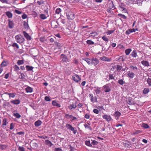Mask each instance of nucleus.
<instances>
[{"label":"nucleus","instance_id":"nucleus-43","mask_svg":"<svg viewBox=\"0 0 151 151\" xmlns=\"http://www.w3.org/2000/svg\"><path fill=\"white\" fill-rule=\"evenodd\" d=\"M15 124L13 123H12L10 124V129L12 130L15 127Z\"/></svg>","mask_w":151,"mask_h":151},{"label":"nucleus","instance_id":"nucleus-35","mask_svg":"<svg viewBox=\"0 0 151 151\" xmlns=\"http://www.w3.org/2000/svg\"><path fill=\"white\" fill-rule=\"evenodd\" d=\"M132 51L131 49H128L125 50V53L127 55H128Z\"/></svg>","mask_w":151,"mask_h":151},{"label":"nucleus","instance_id":"nucleus-57","mask_svg":"<svg viewBox=\"0 0 151 151\" xmlns=\"http://www.w3.org/2000/svg\"><path fill=\"white\" fill-rule=\"evenodd\" d=\"M12 46L13 47H16L17 49H18L19 48L18 45L17 43H13L12 45Z\"/></svg>","mask_w":151,"mask_h":151},{"label":"nucleus","instance_id":"nucleus-31","mask_svg":"<svg viewBox=\"0 0 151 151\" xmlns=\"http://www.w3.org/2000/svg\"><path fill=\"white\" fill-rule=\"evenodd\" d=\"M122 67L120 65H117L116 66V70L117 72H120L121 71Z\"/></svg>","mask_w":151,"mask_h":151},{"label":"nucleus","instance_id":"nucleus-56","mask_svg":"<svg viewBox=\"0 0 151 151\" xmlns=\"http://www.w3.org/2000/svg\"><path fill=\"white\" fill-rule=\"evenodd\" d=\"M142 132V131L139 130H136L135 132H134L133 134L134 135L138 134L139 133H140Z\"/></svg>","mask_w":151,"mask_h":151},{"label":"nucleus","instance_id":"nucleus-60","mask_svg":"<svg viewBox=\"0 0 151 151\" xmlns=\"http://www.w3.org/2000/svg\"><path fill=\"white\" fill-rule=\"evenodd\" d=\"M21 78L22 79H24L25 78V76L23 73H21Z\"/></svg>","mask_w":151,"mask_h":151},{"label":"nucleus","instance_id":"nucleus-46","mask_svg":"<svg viewBox=\"0 0 151 151\" xmlns=\"http://www.w3.org/2000/svg\"><path fill=\"white\" fill-rule=\"evenodd\" d=\"M142 127L145 129H147L149 128V126L147 124L145 123H143L142 124Z\"/></svg>","mask_w":151,"mask_h":151},{"label":"nucleus","instance_id":"nucleus-37","mask_svg":"<svg viewBox=\"0 0 151 151\" xmlns=\"http://www.w3.org/2000/svg\"><path fill=\"white\" fill-rule=\"evenodd\" d=\"M13 115L16 118L19 119L21 117V116L17 113H13Z\"/></svg>","mask_w":151,"mask_h":151},{"label":"nucleus","instance_id":"nucleus-47","mask_svg":"<svg viewBox=\"0 0 151 151\" xmlns=\"http://www.w3.org/2000/svg\"><path fill=\"white\" fill-rule=\"evenodd\" d=\"M109 80L114 79V76L113 74H110L109 76Z\"/></svg>","mask_w":151,"mask_h":151},{"label":"nucleus","instance_id":"nucleus-26","mask_svg":"<svg viewBox=\"0 0 151 151\" xmlns=\"http://www.w3.org/2000/svg\"><path fill=\"white\" fill-rule=\"evenodd\" d=\"M6 14L9 18H12L13 15L12 13L9 11H7L6 12Z\"/></svg>","mask_w":151,"mask_h":151},{"label":"nucleus","instance_id":"nucleus-13","mask_svg":"<svg viewBox=\"0 0 151 151\" xmlns=\"http://www.w3.org/2000/svg\"><path fill=\"white\" fill-rule=\"evenodd\" d=\"M11 103L15 105H18L20 103V101L19 99H15L10 101Z\"/></svg>","mask_w":151,"mask_h":151},{"label":"nucleus","instance_id":"nucleus-50","mask_svg":"<svg viewBox=\"0 0 151 151\" xmlns=\"http://www.w3.org/2000/svg\"><path fill=\"white\" fill-rule=\"evenodd\" d=\"M72 115H69V114H66L65 115V117L67 119H71Z\"/></svg>","mask_w":151,"mask_h":151},{"label":"nucleus","instance_id":"nucleus-19","mask_svg":"<svg viewBox=\"0 0 151 151\" xmlns=\"http://www.w3.org/2000/svg\"><path fill=\"white\" fill-rule=\"evenodd\" d=\"M25 90L27 93H32L33 91V88L29 86H28Z\"/></svg>","mask_w":151,"mask_h":151},{"label":"nucleus","instance_id":"nucleus-58","mask_svg":"<svg viewBox=\"0 0 151 151\" xmlns=\"http://www.w3.org/2000/svg\"><path fill=\"white\" fill-rule=\"evenodd\" d=\"M24 132H22V131L17 132L16 134V135H24Z\"/></svg>","mask_w":151,"mask_h":151},{"label":"nucleus","instance_id":"nucleus-2","mask_svg":"<svg viewBox=\"0 0 151 151\" xmlns=\"http://www.w3.org/2000/svg\"><path fill=\"white\" fill-rule=\"evenodd\" d=\"M15 38L17 42L19 43H22L24 40V39L23 36L21 35H16Z\"/></svg>","mask_w":151,"mask_h":151},{"label":"nucleus","instance_id":"nucleus-38","mask_svg":"<svg viewBox=\"0 0 151 151\" xmlns=\"http://www.w3.org/2000/svg\"><path fill=\"white\" fill-rule=\"evenodd\" d=\"M13 68L14 69V71L16 72H17L20 70L19 67L16 65H14Z\"/></svg>","mask_w":151,"mask_h":151},{"label":"nucleus","instance_id":"nucleus-45","mask_svg":"<svg viewBox=\"0 0 151 151\" xmlns=\"http://www.w3.org/2000/svg\"><path fill=\"white\" fill-rule=\"evenodd\" d=\"M118 15L119 17H121L122 18L124 19H126L127 18V17L125 15L121 14H118Z\"/></svg>","mask_w":151,"mask_h":151},{"label":"nucleus","instance_id":"nucleus-3","mask_svg":"<svg viewBox=\"0 0 151 151\" xmlns=\"http://www.w3.org/2000/svg\"><path fill=\"white\" fill-rule=\"evenodd\" d=\"M74 14L73 12H69L67 14V17L69 20H72L74 18Z\"/></svg>","mask_w":151,"mask_h":151},{"label":"nucleus","instance_id":"nucleus-36","mask_svg":"<svg viewBox=\"0 0 151 151\" xmlns=\"http://www.w3.org/2000/svg\"><path fill=\"white\" fill-rule=\"evenodd\" d=\"M98 35V34L96 32H92L90 34V36L94 37Z\"/></svg>","mask_w":151,"mask_h":151},{"label":"nucleus","instance_id":"nucleus-48","mask_svg":"<svg viewBox=\"0 0 151 151\" xmlns=\"http://www.w3.org/2000/svg\"><path fill=\"white\" fill-rule=\"evenodd\" d=\"M102 39L105 41L106 42H108L109 41V39L107 38V37L105 36H103L102 37Z\"/></svg>","mask_w":151,"mask_h":151},{"label":"nucleus","instance_id":"nucleus-53","mask_svg":"<svg viewBox=\"0 0 151 151\" xmlns=\"http://www.w3.org/2000/svg\"><path fill=\"white\" fill-rule=\"evenodd\" d=\"M118 83L121 85H123L124 82L122 79H120L118 80Z\"/></svg>","mask_w":151,"mask_h":151},{"label":"nucleus","instance_id":"nucleus-33","mask_svg":"<svg viewBox=\"0 0 151 151\" xmlns=\"http://www.w3.org/2000/svg\"><path fill=\"white\" fill-rule=\"evenodd\" d=\"M40 18L42 19H45L47 18L46 16L44 14H41L40 15Z\"/></svg>","mask_w":151,"mask_h":151},{"label":"nucleus","instance_id":"nucleus-23","mask_svg":"<svg viewBox=\"0 0 151 151\" xmlns=\"http://www.w3.org/2000/svg\"><path fill=\"white\" fill-rule=\"evenodd\" d=\"M42 124V122L40 120H38L35 123V125L36 127H38L40 126Z\"/></svg>","mask_w":151,"mask_h":151},{"label":"nucleus","instance_id":"nucleus-55","mask_svg":"<svg viewBox=\"0 0 151 151\" xmlns=\"http://www.w3.org/2000/svg\"><path fill=\"white\" fill-rule=\"evenodd\" d=\"M147 81L149 86H151V78H148L147 79Z\"/></svg>","mask_w":151,"mask_h":151},{"label":"nucleus","instance_id":"nucleus-41","mask_svg":"<svg viewBox=\"0 0 151 151\" xmlns=\"http://www.w3.org/2000/svg\"><path fill=\"white\" fill-rule=\"evenodd\" d=\"M129 68L133 70L134 72L137 71L138 70L136 66L134 67L133 66H131Z\"/></svg>","mask_w":151,"mask_h":151},{"label":"nucleus","instance_id":"nucleus-7","mask_svg":"<svg viewBox=\"0 0 151 151\" xmlns=\"http://www.w3.org/2000/svg\"><path fill=\"white\" fill-rule=\"evenodd\" d=\"M103 90L106 93L109 92L111 91L110 87L107 84L105 85L103 87Z\"/></svg>","mask_w":151,"mask_h":151},{"label":"nucleus","instance_id":"nucleus-44","mask_svg":"<svg viewBox=\"0 0 151 151\" xmlns=\"http://www.w3.org/2000/svg\"><path fill=\"white\" fill-rule=\"evenodd\" d=\"M127 103L129 105H132L133 103L132 102V99L131 98H129L127 100Z\"/></svg>","mask_w":151,"mask_h":151},{"label":"nucleus","instance_id":"nucleus-22","mask_svg":"<svg viewBox=\"0 0 151 151\" xmlns=\"http://www.w3.org/2000/svg\"><path fill=\"white\" fill-rule=\"evenodd\" d=\"M109 7L110 9L114 10L115 9V7L114 6V4H113V2L111 1L109 4Z\"/></svg>","mask_w":151,"mask_h":151},{"label":"nucleus","instance_id":"nucleus-27","mask_svg":"<svg viewBox=\"0 0 151 151\" xmlns=\"http://www.w3.org/2000/svg\"><path fill=\"white\" fill-rule=\"evenodd\" d=\"M95 88H96V89L94 90V91L96 93V94H99L101 93V91L100 90V88L98 87H96Z\"/></svg>","mask_w":151,"mask_h":151},{"label":"nucleus","instance_id":"nucleus-29","mask_svg":"<svg viewBox=\"0 0 151 151\" xmlns=\"http://www.w3.org/2000/svg\"><path fill=\"white\" fill-rule=\"evenodd\" d=\"M127 75L129 77L133 78L134 77L135 74L133 73L129 72L128 73Z\"/></svg>","mask_w":151,"mask_h":151},{"label":"nucleus","instance_id":"nucleus-61","mask_svg":"<svg viewBox=\"0 0 151 151\" xmlns=\"http://www.w3.org/2000/svg\"><path fill=\"white\" fill-rule=\"evenodd\" d=\"M39 137L41 138H42L43 139H45L46 138H48V137L47 136L42 135L40 136H39Z\"/></svg>","mask_w":151,"mask_h":151},{"label":"nucleus","instance_id":"nucleus-20","mask_svg":"<svg viewBox=\"0 0 151 151\" xmlns=\"http://www.w3.org/2000/svg\"><path fill=\"white\" fill-rule=\"evenodd\" d=\"M118 8L119 10L121 11H124L125 12H127V10L125 8L122 7L120 6H118Z\"/></svg>","mask_w":151,"mask_h":151},{"label":"nucleus","instance_id":"nucleus-34","mask_svg":"<svg viewBox=\"0 0 151 151\" xmlns=\"http://www.w3.org/2000/svg\"><path fill=\"white\" fill-rule=\"evenodd\" d=\"M26 68L27 70L30 71L32 70L33 68L32 66H29V65H26Z\"/></svg>","mask_w":151,"mask_h":151},{"label":"nucleus","instance_id":"nucleus-14","mask_svg":"<svg viewBox=\"0 0 151 151\" xmlns=\"http://www.w3.org/2000/svg\"><path fill=\"white\" fill-rule=\"evenodd\" d=\"M23 34L25 37L28 40H30L31 37L25 31L23 32Z\"/></svg>","mask_w":151,"mask_h":151},{"label":"nucleus","instance_id":"nucleus-18","mask_svg":"<svg viewBox=\"0 0 151 151\" xmlns=\"http://www.w3.org/2000/svg\"><path fill=\"white\" fill-rule=\"evenodd\" d=\"M55 45L57 46L58 49H60L62 47L63 45L62 43H58L57 42H55Z\"/></svg>","mask_w":151,"mask_h":151},{"label":"nucleus","instance_id":"nucleus-32","mask_svg":"<svg viewBox=\"0 0 151 151\" xmlns=\"http://www.w3.org/2000/svg\"><path fill=\"white\" fill-rule=\"evenodd\" d=\"M149 89L148 88H145L143 91V93L144 94L147 93L149 92Z\"/></svg>","mask_w":151,"mask_h":151},{"label":"nucleus","instance_id":"nucleus-25","mask_svg":"<svg viewBox=\"0 0 151 151\" xmlns=\"http://www.w3.org/2000/svg\"><path fill=\"white\" fill-rule=\"evenodd\" d=\"M52 104L54 106H55L58 107H60L61 106L60 104L57 103L56 101H53L52 102Z\"/></svg>","mask_w":151,"mask_h":151},{"label":"nucleus","instance_id":"nucleus-42","mask_svg":"<svg viewBox=\"0 0 151 151\" xmlns=\"http://www.w3.org/2000/svg\"><path fill=\"white\" fill-rule=\"evenodd\" d=\"M15 96V93H10L9 94V98H14Z\"/></svg>","mask_w":151,"mask_h":151},{"label":"nucleus","instance_id":"nucleus-28","mask_svg":"<svg viewBox=\"0 0 151 151\" xmlns=\"http://www.w3.org/2000/svg\"><path fill=\"white\" fill-rule=\"evenodd\" d=\"M131 55L133 58H136L137 55V51L136 50H134L131 53Z\"/></svg>","mask_w":151,"mask_h":151},{"label":"nucleus","instance_id":"nucleus-52","mask_svg":"<svg viewBox=\"0 0 151 151\" xmlns=\"http://www.w3.org/2000/svg\"><path fill=\"white\" fill-rule=\"evenodd\" d=\"M85 144L89 146V147H91L92 145L91 144L90 141H86L85 142Z\"/></svg>","mask_w":151,"mask_h":151},{"label":"nucleus","instance_id":"nucleus-30","mask_svg":"<svg viewBox=\"0 0 151 151\" xmlns=\"http://www.w3.org/2000/svg\"><path fill=\"white\" fill-rule=\"evenodd\" d=\"M141 63L145 66H148L149 65V63L147 61L143 60L141 62Z\"/></svg>","mask_w":151,"mask_h":151},{"label":"nucleus","instance_id":"nucleus-10","mask_svg":"<svg viewBox=\"0 0 151 151\" xmlns=\"http://www.w3.org/2000/svg\"><path fill=\"white\" fill-rule=\"evenodd\" d=\"M121 115V113L118 111H116L114 114V116L116 120H118Z\"/></svg>","mask_w":151,"mask_h":151},{"label":"nucleus","instance_id":"nucleus-6","mask_svg":"<svg viewBox=\"0 0 151 151\" xmlns=\"http://www.w3.org/2000/svg\"><path fill=\"white\" fill-rule=\"evenodd\" d=\"M89 96L90 97V100L92 103H94L95 102H97L96 97V96L94 97L93 94L91 93L89 94Z\"/></svg>","mask_w":151,"mask_h":151},{"label":"nucleus","instance_id":"nucleus-59","mask_svg":"<svg viewBox=\"0 0 151 151\" xmlns=\"http://www.w3.org/2000/svg\"><path fill=\"white\" fill-rule=\"evenodd\" d=\"M19 151H24V149L23 147L19 146L18 149Z\"/></svg>","mask_w":151,"mask_h":151},{"label":"nucleus","instance_id":"nucleus-1","mask_svg":"<svg viewBox=\"0 0 151 151\" xmlns=\"http://www.w3.org/2000/svg\"><path fill=\"white\" fill-rule=\"evenodd\" d=\"M65 127L67 129L73 131V133L74 134H76L77 132V129H75V128L73 127L71 125L69 124H66L65 125Z\"/></svg>","mask_w":151,"mask_h":151},{"label":"nucleus","instance_id":"nucleus-49","mask_svg":"<svg viewBox=\"0 0 151 151\" xmlns=\"http://www.w3.org/2000/svg\"><path fill=\"white\" fill-rule=\"evenodd\" d=\"M84 126L86 129H88L91 130H92V128L89 126H88L87 124H84Z\"/></svg>","mask_w":151,"mask_h":151},{"label":"nucleus","instance_id":"nucleus-40","mask_svg":"<svg viewBox=\"0 0 151 151\" xmlns=\"http://www.w3.org/2000/svg\"><path fill=\"white\" fill-rule=\"evenodd\" d=\"M23 25L25 29H29V26L28 24L26 22H24Z\"/></svg>","mask_w":151,"mask_h":151},{"label":"nucleus","instance_id":"nucleus-5","mask_svg":"<svg viewBox=\"0 0 151 151\" xmlns=\"http://www.w3.org/2000/svg\"><path fill=\"white\" fill-rule=\"evenodd\" d=\"M73 80L76 82L78 83L81 80V78L77 74L74 75L72 77Z\"/></svg>","mask_w":151,"mask_h":151},{"label":"nucleus","instance_id":"nucleus-21","mask_svg":"<svg viewBox=\"0 0 151 151\" xmlns=\"http://www.w3.org/2000/svg\"><path fill=\"white\" fill-rule=\"evenodd\" d=\"M83 60L86 61L89 65H92L91 59H90L88 58H86Z\"/></svg>","mask_w":151,"mask_h":151},{"label":"nucleus","instance_id":"nucleus-12","mask_svg":"<svg viewBox=\"0 0 151 151\" xmlns=\"http://www.w3.org/2000/svg\"><path fill=\"white\" fill-rule=\"evenodd\" d=\"M61 56L63 58L62 60V61L66 63L69 62L68 59L67 58V57L66 55L63 54H62L61 55Z\"/></svg>","mask_w":151,"mask_h":151},{"label":"nucleus","instance_id":"nucleus-15","mask_svg":"<svg viewBox=\"0 0 151 151\" xmlns=\"http://www.w3.org/2000/svg\"><path fill=\"white\" fill-rule=\"evenodd\" d=\"M137 29H129L128 30H127L126 31V33L127 35H129L132 32H136Z\"/></svg>","mask_w":151,"mask_h":151},{"label":"nucleus","instance_id":"nucleus-39","mask_svg":"<svg viewBox=\"0 0 151 151\" xmlns=\"http://www.w3.org/2000/svg\"><path fill=\"white\" fill-rule=\"evenodd\" d=\"M86 43L89 45H92L94 44V42L91 40H87L86 41Z\"/></svg>","mask_w":151,"mask_h":151},{"label":"nucleus","instance_id":"nucleus-24","mask_svg":"<svg viewBox=\"0 0 151 151\" xmlns=\"http://www.w3.org/2000/svg\"><path fill=\"white\" fill-rule=\"evenodd\" d=\"M45 143L46 145H48L50 147L52 145V143L49 140H46L45 141Z\"/></svg>","mask_w":151,"mask_h":151},{"label":"nucleus","instance_id":"nucleus-16","mask_svg":"<svg viewBox=\"0 0 151 151\" xmlns=\"http://www.w3.org/2000/svg\"><path fill=\"white\" fill-rule=\"evenodd\" d=\"M77 107L76 104L74 103H72L71 104H70L68 106V109L70 110L75 109Z\"/></svg>","mask_w":151,"mask_h":151},{"label":"nucleus","instance_id":"nucleus-8","mask_svg":"<svg viewBox=\"0 0 151 151\" xmlns=\"http://www.w3.org/2000/svg\"><path fill=\"white\" fill-rule=\"evenodd\" d=\"M8 124V119L6 118H4L2 121L1 127L3 128H6L5 126Z\"/></svg>","mask_w":151,"mask_h":151},{"label":"nucleus","instance_id":"nucleus-64","mask_svg":"<svg viewBox=\"0 0 151 151\" xmlns=\"http://www.w3.org/2000/svg\"><path fill=\"white\" fill-rule=\"evenodd\" d=\"M93 112L95 114H98L99 113V110L96 109H94L93 110Z\"/></svg>","mask_w":151,"mask_h":151},{"label":"nucleus","instance_id":"nucleus-11","mask_svg":"<svg viewBox=\"0 0 151 151\" xmlns=\"http://www.w3.org/2000/svg\"><path fill=\"white\" fill-rule=\"evenodd\" d=\"M100 60L103 61L107 62H110L111 60V58H109L108 57L105 56L101 57L100 58Z\"/></svg>","mask_w":151,"mask_h":151},{"label":"nucleus","instance_id":"nucleus-63","mask_svg":"<svg viewBox=\"0 0 151 151\" xmlns=\"http://www.w3.org/2000/svg\"><path fill=\"white\" fill-rule=\"evenodd\" d=\"M45 100L47 101H50V99L49 97L46 96L45 98Z\"/></svg>","mask_w":151,"mask_h":151},{"label":"nucleus","instance_id":"nucleus-54","mask_svg":"<svg viewBox=\"0 0 151 151\" xmlns=\"http://www.w3.org/2000/svg\"><path fill=\"white\" fill-rule=\"evenodd\" d=\"M24 62L23 60H19L17 62V64L19 65H22L24 63Z\"/></svg>","mask_w":151,"mask_h":151},{"label":"nucleus","instance_id":"nucleus-51","mask_svg":"<svg viewBox=\"0 0 151 151\" xmlns=\"http://www.w3.org/2000/svg\"><path fill=\"white\" fill-rule=\"evenodd\" d=\"M61 9L60 8H58L55 10V13L56 14H59L61 12Z\"/></svg>","mask_w":151,"mask_h":151},{"label":"nucleus","instance_id":"nucleus-17","mask_svg":"<svg viewBox=\"0 0 151 151\" xmlns=\"http://www.w3.org/2000/svg\"><path fill=\"white\" fill-rule=\"evenodd\" d=\"M8 21L9 22L8 25L9 28L11 29L13 28L14 26V24L13 23V22L9 19L8 20Z\"/></svg>","mask_w":151,"mask_h":151},{"label":"nucleus","instance_id":"nucleus-4","mask_svg":"<svg viewBox=\"0 0 151 151\" xmlns=\"http://www.w3.org/2000/svg\"><path fill=\"white\" fill-rule=\"evenodd\" d=\"M92 65L96 66L99 63L98 59L96 58H91Z\"/></svg>","mask_w":151,"mask_h":151},{"label":"nucleus","instance_id":"nucleus-9","mask_svg":"<svg viewBox=\"0 0 151 151\" xmlns=\"http://www.w3.org/2000/svg\"><path fill=\"white\" fill-rule=\"evenodd\" d=\"M102 117L103 119L108 122L110 121L112 119L110 115H104Z\"/></svg>","mask_w":151,"mask_h":151},{"label":"nucleus","instance_id":"nucleus-62","mask_svg":"<svg viewBox=\"0 0 151 151\" xmlns=\"http://www.w3.org/2000/svg\"><path fill=\"white\" fill-rule=\"evenodd\" d=\"M98 144V142L96 140H94L91 142V144L93 145H97Z\"/></svg>","mask_w":151,"mask_h":151}]
</instances>
